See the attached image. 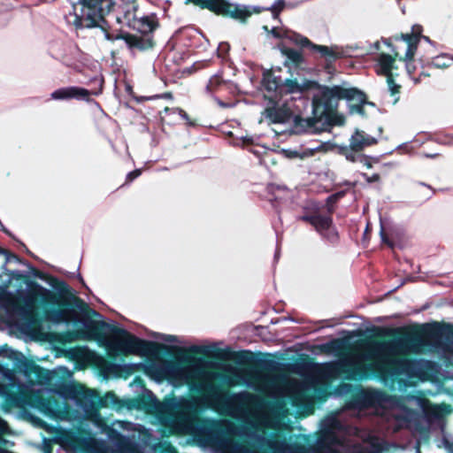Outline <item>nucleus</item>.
<instances>
[{
	"label": "nucleus",
	"instance_id": "obj_43",
	"mask_svg": "<svg viewBox=\"0 0 453 453\" xmlns=\"http://www.w3.org/2000/svg\"><path fill=\"white\" fill-rule=\"evenodd\" d=\"M218 102H219V105H221V106H223V107L227 106L226 104H224V103H222V102H220V101H218Z\"/></svg>",
	"mask_w": 453,
	"mask_h": 453
},
{
	"label": "nucleus",
	"instance_id": "obj_15",
	"mask_svg": "<svg viewBox=\"0 0 453 453\" xmlns=\"http://www.w3.org/2000/svg\"><path fill=\"white\" fill-rule=\"evenodd\" d=\"M420 27H413V34H406L402 35L403 41L407 43V50L405 52L404 60L406 61V66L409 70L410 62L412 60L418 47V43L419 41L418 34L420 33Z\"/></svg>",
	"mask_w": 453,
	"mask_h": 453
},
{
	"label": "nucleus",
	"instance_id": "obj_45",
	"mask_svg": "<svg viewBox=\"0 0 453 453\" xmlns=\"http://www.w3.org/2000/svg\"><path fill=\"white\" fill-rule=\"evenodd\" d=\"M223 47H226H226H227V45H226V43H222V44L220 45V48H223Z\"/></svg>",
	"mask_w": 453,
	"mask_h": 453
},
{
	"label": "nucleus",
	"instance_id": "obj_13",
	"mask_svg": "<svg viewBox=\"0 0 453 453\" xmlns=\"http://www.w3.org/2000/svg\"><path fill=\"white\" fill-rule=\"evenodd\" d=\"M280 38L282 40V42L279 47L282 55L286 57L284 62L285 65L290 69L301 65L303 63V57L302 52L300 50L290 49L287 46L288 42L294 44L296 43L287 38H284L283 36H280Z\"/></svg>",
	"mask_w": 453,
	"mask_h": 453
},
{
	"label": "nucleus",
	"instance_id": "obj_11",
	"mask_svg": "<svg viewBox=\"0 0 453 453\" xmlns=\"http://www.w3.org/2000/svg\"><path fill=\"white\" fill-rule=\"evenodd\" d=\"M312 225L319 234L329 242H335L338 239V233L333 226L332 219L326 216L314 215L302 218Z\"/></svg>",
	"mask_w": 453,
	"mask_h": 453
},
{
	"label": "nucleus",
	"instance_id": "obj_44",
	"mask_svg": "<svg viewBox=\"0 0 453 453\" xmlns=\"http://www.w3.org/2000/svg\"><path fill=\"white\" fill-rule=\"evenodd\" d=\"M379 44H380V43H379L378 42H375L374 46H375V48H376V49H379Z\"/></svg>",
	"mask_w": 453,
	"mask_h": 453
},
{
	"label": "nucleus",
	"instance_id": "obj_38",
	"mask_svg": "<svg viewBox=\"0 0 453 453\" xmlns=\"http://www.w3.org/2000/svg\"><path fill=\"white\" fill-rule=\"evenodd\" d=\"M7 428V426H6V423L2 419L0 418V434L4 432Z\"/></svg>",
	"mask_w": 453,
	"mask_h": 453
},
{
	"label": "nucleus",
	"instance_id": "obj_6",
	"mask_svg": "<svg viewBox=\"0 0 453 453\" xmlns=\"http://www.w3.org/2000/svg\"><path fill=\"white\" fill-rule=\"evenodd\" d=\"M103 2H73L67 20L76 27H93L104 19Z\"/></svg>",
	"mask_w": 453,
	"mask_h": 453
},
{
	"label": "nucleus",
	"instance_id": "obj_5",
	"mask_svg": "<svg viewBox=\"0 0 453 453\" xmlns=\"http://www.w3.org/2000/svg\"><path fill=\"white\" fill-rule=\"evenodd\" d=\"M157 26L158 21L155 14L141 15L138 16L134 29L139 31L142 35L124 34L115 37H111L109 35H106V37L108 40H123L132 51L145 50L152 48L153 39L150 33H152Z\"/></svg>",
	"mask_w": 453,
	"mask_h": 453
},
{
	"label": "nucleus",
	"instance_id": "obj_9",
	"mask_svg": "<svg viewBox=\"0 0 453 453\" xmlns=\"http://www.w3.org/2000/svg\"><path fill=\"white\" fill-rule=\"evenodd\" d=\"M323 96L329 103L345 99L359 105L365 102V96L363 92L357 88L347 87L346 85L326 88L323 90Z\"/></svg>",
	"mask_w": 453,
	"mask_h": 453
},
{
	"label": "nucleus",
	"instance_id": "obj_8",
	"mask_svg": "<svg viewBox=\"0 0 453 453\" xmlns=\"http://www.w3.org/2000/svg\"><path fill=\"white\" fill-rule=\"evenodd\" d=\"M271 34L274 37L283 36L284 38H287V39L290 40L291 42H294L295 43H296V45H300L303 47L311 46L313 50H318L328 61H332L336 58H342L345 53L343 49L340 46L333 45V46L327 47V46L312 44L309 41L308 38H306L299 34H296L291 30L285 29L282 27L272 28Z\"/></svg>",
	"mask_w": 453,
	"mask_h": 453
},
{
	"label": "nucleus",
	"instance_id": "obj_16",
	"mask_svg": "<svg viewBox=\"0 0 453 453\" xmlns=\"http://www.w3.org/2000/svg\"><path fill=\"white\" fill-rule=\"evenodd\" d=\"M376 143V138L361 130H356L349 138V146L355 150L362 151Z\"/></svg>",
	"mask_w": 453,
	"mask_h": 453
},
{
	"label": "nucleus",
	"instance_id": "obj_31",
	"mask_svg": "<svg viewBox=\"0 0 453 453\" xmlns=\"http://www.w3.org/2000/svg\"><path fill=\"white\" fill-rule=\"evenodd\" d=\"M284 2H278L274 4L272 9V13L274 18H276L279 12L281 11ZM270 8H263V10H269Z\"/></svg>",
	"mask_w": 453,
	"mask_h": 453
},
{
	"label": "nucleus",
	"instance_id": "obj_14",
	"mask_svg": "<svg viewBox=\"0 0 453 453\" xmlns=\"http://www.w3.org/2000/svg\"><path fill=\"white\" fill-rule=\"evenodd\" d=\"M138 16L135 2H121V4L118 6V20L126 23L130 27L134 28Z\"/></svg>",
	"mask_w": 453,
	"mask_h": 453
},
{
	"label": "nucleus",
	"instance_id": "obj_26",
	"mask_svg": "<svg viewBox=\"0 0 453 453\" xmlns=\"http://www.w3.org/2000/svg\"><path fill=\"white\" fill-rule=\"evenodd\" d=\"M225 453H257L254 450H251L245 446L235 445L231 449H225Z\"/></svg>",
	"mask_w": 453,
	"mask_h": 453
},
{
	"label": "nucleus",
	"instance_id": "obj_46",
	"mask_svg": "<svg viewBox=\"0 0 453 453\" xmlns=\"http://www.w3.org/2000/svg\"><path fill=\"white\" fill-rule=\"evenodd\" d=\"M394 51H395V57H398V56H399V52H398V51H396V50H394Z\"/></svg>",
	"mask_w": 453,
	"mask_h": 453
},
{
	"label": "nucleus",
	"instance_id": "obj_17",
	"mask_svg": "<svg viewBox=\"0 0 453 453\" xmlns=\"http://www.w3.org/2000/svg\"><path fill=\"white\" fill-rule=\"evenodd\" d=\"M263 85L268 92L267 96L271 101L280 98V87L281 80L274 76L273 73H265L263 79Z\"/></svg>",
	"mask_w": 453,
	"mask_h": 453
},
{
	"label": "nucleus",
	"instance_id": "obj_40",
	"mask_svg": "<svg viewBox=\"0 0 453 453\" xmlns=\"http://www.w3.org/2000/svg\"><path fill=\"white\" fill-rule=\"evenodd\" d=\"M178 111L182 119H188V114L184 111L178 109Z\"/></svg>",
	"mask_w": 453,
	"mask_h": 453
},
{
	"label": "nucleus",
	"instance_id": "obj_32",
	"mask_svg": "<svg viewBox=\"0 0 453 453\" xmlns=\"http://www.w3.org/2000/svg\"><path fill=\"white\" fill-rule=\"evenodd\" d=\"M141 170L137 169V170H134L133 172H130L127 175V181L128 182H131L133 181L134 179H136L137 177H139L141 175Z\"/></svg>",
	"mask_w": 453,
	"mask_h": 453
},
{
	"label": "nucleus",
	"instance_id": "obj_25",
	"mask_svg": "<svg viewBox=\"0 0 453 453\" xmlns=\"http://www.w3.org/2000/svg\"><path fill=\"white\" fill-rule=\"evenodd\" d=\"M319 149V147H314V148L305 149V150H302L301 152H298L296 150L290 151L288 157H301V158L311 157L314 155L315 151L318 150Z\"/></svg>",
	"mask_w": 453,
	"mask_h": 453
},
{
	"label": "nucleus",
	"instance_id": "obj_29",
	"mask_svg": "<svg viewBox=\"0 0 453 453\" xmlns=\"http://www.w3.org/2000/svg\"><path fill=\"white\" fill-rule=\"evenodd\" d=\"M387 77V82L388 86V89L390 90L392 95L397 94L399 92L400 87L395 83L392 75L386 76Z\"/></svg>",
	"mask_w": 453,
	"mask_h": 453
},
{
	"label": "nucleus",
	"instance_id": "obj_12",
	"mask_svg": "<svg viewBox=\"0 0 453 453\" xmlns=\"http://www.w3.org/2000/svg\"><path fill=\"white\" fill-rule=\"evenodd\" d=\"M91 92L86 88L81 87H65L56 89L50 94L52 100H88Z\"/></svg>",
	"mask_w": 453,
	"mask_h": 453
},
{
	"label": "nucleus",
	"instance_id": "obj_33",
	"mask_svg": "<svg viewBox=\"0 0 453 453\" xmlns=\"http://www.w3.org/2000/svg\"><path fill=\"white\" fill-rule=\"evenodd\" d=\"M363 176L365 178V180H367V182H373V181H377L379 180L380 179V176L379 174L375 173L373 175H372L371 177L366 175V174H363Z\"/></svg>",
	"mask_w": 453,
	"mask_h": 453
},
{
	"label": "nucleus",
	"instance_id": "obj_10",
	"mask_svg": "<svg viewBox=\"0 0 453 453\" xmlns=\"http://www.w3.org/2000/svg\"><path fill=\"white\" fill-rule=\"evenodd\" d=\"M273 106L265 109V118L273 123H285L293 116V103L288 99L278 98L272 100Z\"/></svg>",
	"mask_w": 453,
	"mask_h": 453
},
{
	"label": "nucleus",
	"instance_id": "obj_7",
	"mask_svg": "<svg viewBox=\"0 0 453 453\" xmlns=\"http://www.w3.org/2000/svg\"><path fill=\"white\" fill-rule=\"evenodd\" d=\"M201 9H207L217 15L244 20L253 13L261 12L257 6L246 5L237 2H194Z\"/></svg>",
	"mask_w": 453,
	"mask_h": 453
},
{
	"label": "nucleus",
	"instance_id": "obj_23",
	"mask_svg": "<svg viewBox=\"0 0 453 453\" xmlns=\"http://www.w3.org/2000/svg\"><path fill=\"white\" fill-rule=\"evenodd\" d=\"M453 58L447 54H442L434 58L432 64L438 68H445L451 65Z\"/></svg>",
	"mask_w": 453,
	"mask_h": 453
},
{
	"label": "nucleus",
	"instance_id": "obj_21",
	"mask_svg": "<svg viewBox=\"0 0 453 453\" xmlns=\"http://www.w3.org/2000/svg\"><path fill=\"white\" fill-rule=\"evenodd\" d=\"M303 92V87L296 81L286 80L281 82L280 87V98L283 99L285 96L293 94H301Z\"/></svg>",
	"mask_w": 453,
	"mask_h": 453
},
{
	"label": "nucleus",
	"instance_id": "obj_42",
	"mask_svg": "<svg viewBox=\"0 0 453 453\" xmlns=\"http://www.w3.org/2000/svg\"><path fill=\"white\" fill-rule=\"evenodd\" d=\"M424 156L426 157L434 158V157H437V154H424Z\"/></svg>",
	"mask_w": 453,
	"mask_h": 453
},
{
	"label": "nucleus",
	"instance_id": "obj_39",
	"mask_svg": "<svg viewBox=\"0 0 453 453\" xmlns=\"http://www.w3.org/2000/svg\"><path fill=\"white\" fill-rule=\"evenodd\" d=\"M380 235H381V239H382L383 242H386L389 246H392V243L386 238L383 229H381V231H380Z\"/></svg>",
	"mask_w": 453,
	"mask_h": 453
},
{
	"label": "nucleus",
	"instance_id": "obj_18",
	"mask_svg": "<svg viewBox=\"0 0 453 453\" xmlns=\"http://www.w3.org/2000/svg\"><path fill=\"white\" fill-rule=\"evenodd\" d=\"M323 453H376L375 451H368L364 447L353 446L349 447L340 441H333Z\"/></svg>",
	"mask_w": 453,
	"mask_h": 453
},
{
	"label": "nucleus",
	"instance_id": "obj_4",
	"mask_svg": "<svg viewBox=\"0 0 453 453\" xmlns=\"http://www.w3.org/2000/svg\"><path fill=\"white\" fill-rule=\"evenodd\" d=\"M101 344L111 357L119 356H142L146 349V342L124 329H114L100 339Z\"/></svg>",
	"mask_w": 453,
	"mask_h": 453
},
{
	"label": "nucleus",
	"instance_id": "obj_22",
	"mask_svg": "<svg viewBox=\"0 0 453 453\" xmlns=\"http://www.w3.org/2000/svg\"><path fill=\"white\" fill-rule=\"evenodd\" d=\"M267 445L273 450V453H298L299 449L288 445L286 443H280L278 441H267Z\"/></svg>",
	"mask_w": 453,
	"mask_h": 453
},
{
	"label": "nucleus",
	"instance_id": "obj_35",
	"mask_svg": "<svg viewBox=\"0 0 453 453\" xmlns=\"http://www.w3.org/2000/svg\"><path fill=\"white\" fill-rule=\"evenodd\" d=\"M250 439H255L256 441L257 442H260V441H265V438L264 437V434L262 435L260 434H254V435H251V434H247Z\"/></svg>",
	"mask_w": 453,
	"mask_h": 453
},
{
	"label": "nucleus",
	"instance_id": "obj_19",
	"mask_svg": "<svg viewBox=\"0 0 453 453\" xmlns=\"http://www.w3.org/2000/svg\"><path fill=\"white\" fill-rule=\"evenodd\" d=\"M376 71L379 74L385 76L392 75L395 59L388 54H380L376 59Z\"/></svg>",
	"mask_w": 453,
	"mask_h": 453
},
{
	"label": "nucleus",
	"instance_id": "obj_47",
	"mask_svg": "<svg viewBox=\"0 0 453 453\" xmlns=\"http://www.w3.org/2000/svg\"><path fill=\"white\" fill-rule=\"evenodd\" d=\"M110 396H111V397H112V396H113V395H112V394H108V395H106V398H108V397H110Z\"/></svg>",
	"mask_w": 453,
	"mask_h": 453
},
{
	"label": "nucleus",
	"instance_id": "obj_1",
	"mask_svg": "<svg viewBox=\"0 0 453 453\" xmlns=\"http://www.w3.org/2000/svg\"><path fill=\"white\" fill-rule=\"evenodd\" d=\"M373 361L380 363L379 367H372L366 369L362 367L361 376L366 373L367 370H376L383 372L384 370L392 369V374L405 373L411 375L414 370L415 363L406 358H395L398 354H406L409 352H417L411 350L409 347V340L406 338H396L388 342H376L371 346Z\"/></svg>",
	"mask_w": 453,
	"mask_h": 453
},
{
	"label": "nucleus",
	"instance_id": "obj_28",
	"mask_svg": "<svg viewBox=\"0 0 453 453\" xmlns=\"http://www.w3.org/2000/svg\"><path fill=\"white\" fill-rule=\"evenodd\" d=\"M378 396L385 407H389L392 411L395 409V405L396 403L395 398L388 396L384 397L381 395H379Z\"/></svg>",
	"mask_w": 453,
	"mask_h": 453
},
{
	"label": "nucleus",
	"instance_id": "obj_48",
	"mask_svg": "<svg viewBox=\"0 0 453 453\" xmlns=\"http://www.w3.org/2000/svg\"><path fill=\"white\" fill-rule=\"evenodd\" d=\"M279 253L278 251L275 253V258H278Z\"/></svg>",
	"mask_w": 453,
	"mask_h": 453
},
{
	"label": "nucleus",
	"instance_id": "obj_41",
	"mask_svg": "<svg viewBox=\"0 0 453 453\" xmlns=\"http://www.w3.org/2000/svg\"><path fill=\"white\" fill-rule=\"evenodd\" d=\"M391 334L392 332L389 329L386 328L382 329L380 333L381 335H390Z\"/></svg>",
	"mask_w": 453,
	"mask_h": 453
},
{
	"label": "nucleus",
	"instance_id": "obj_24",
	"mask_svg": "<svg viewBox=\"0 0 453 453\" xmlns=\"http://www.w3.org/2000/svg\"><path fill=\"white\" fill-rule=\"evenodd\" d=\"M342 155L346 157L348 161L353 163L358 162L359 159H364L361 151L353 150L349 145L348 148H344L342 150Z\"/></svg>",
	"mask_w": 453,
	"mask_h": 453
},
{
	"label": "nucleus",
	"instance_id": "obj_27",
	"mask_svg": "<svg viewBox=\"0 0 453 453\" xmlns=\"http://www.w3.org/2000/svg\"><path fill=\"white\" fill-rule=\"evenodd\" d=\"M222 81H221V78L219 76H213L211 78V80L209 81L207 86H206V89L208 92H212L216 87L219 86L221 84Z\"/></svg>",
	"mask_w": 453,
	"mask_h": 453
},
{
	"label": "nucleus",
	"instance_id": "obj_2",
	"mask_svg": "<svg viewBox=\"0 0 453 453\" xmlns=\"http://www.w3.org/2000/svg\"><path fill=\"white\" fill-rule=\"evenodd\" d=\"M199 406L200 399L196 396L169 399L165 405V411L168 414L164 418L165 426L173 434H194Z\"/></svg>",
	"mask_w": 453,
	"mask_h": 453
},
{
	"label": "nucleus",
	"instance_id": "obj_3",
	"mask_svg": "<svg viewBox=\"0 0 453 453\" xmlns=\"http://www.w3.org/2000/svg\"><path fill=\"white\" fill-rule=\"evenodd\" d=\"M207 362L202 358H192L191 364L181 366L173 362H165L163 371L170 380L175 384H186L194 381L209 383L219 377V373L210 372L206 367Z\"/></svg>",
	"mask_w": 453,
	"mask_h": 453
},
{
	"label": "nucleus",
	"instance_id": "obj_37",
	"mask_svg": "<svg viewBox=\"0 0 453 453\" xmlns=\"http://www.w3.org/2000/svg\"><path fill=\"white\" fill-rule=\"evenodd\" d=\"M190 350L196 353H205L204 349L199 346H194L190 349Z\"/></svg>",
	"mask_w": 453,
	"mask_h": 453
},
{
	"label": "nucleus",
	"instance_id": "obj_20",
	"mask_svg": "<svg viewBox=\"0 0 453 453\" xmlns=\"http://www.w3.org/2000/svg\"><path fill=\"white\" fill-rule=\"evenodd\" d=\"M50 319L57 323L74 321L78 319V312L74 309H63L53 312Z\"/></svg>",
	"mask_w": 453,
	"mask_h": 453
},
{
	"label": "nucleus",
	"instance_id": "obj_30",
	"mask_svg": "<svg viewBox=\"0 0 453 453\" xmlns=\"http://www.w3.org/2000/svg\"><path fill=\"white\" fill-rule=\"evenodd\" d=\"M52 411L57 412L58 416L62 419H67L69 418V411L67 409V406L64 407V410L62 411L60 407L55 406L52 409Z\"/></svg>",
	"mask_w": 453,
	"mask_h": 453
},
{
	"label": "nucleus",
	"instance_id": "obj_34",
	"mask_svg": "<svg viewBox=\"0 0 453 453\" xmlns=\"http://www.w3.org/2000/svg\"><path fill=\"white\" fill-rule=\"evenodd\" d=\"M363 158L364 159H359L358 162L363 164L364 165H365L366 167L368 168H371L372 167V164L370 162V159L368 157L363 155Z\"/></svg>",
	"mask_w": 453,
	"mask_h": 453
},
{
	"label": "nucleus",
	"instance_id": "obj_36",
	"mask_svg": "<svg viewBox=\"0 0 453 453\" xmlns=\"http://www.w3.org/2000/svg\"><path fill=\"white\" fill-rule=\"evenodd\" d=\"M161 339L171 343L177 342V338L173 335H162Z\"/></svg>",
	"mask_w": 453,
	"mask_h": 453
}]
</instances>
